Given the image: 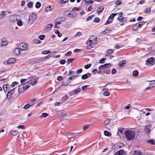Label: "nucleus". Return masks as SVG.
Listing matches in <instances>:
<instances>
[{
	"instance_id": "obj_6",
	"label": "nucleus",
	"mask_w": 155,
	"mask_h": 155,
	"mask_svg": "<svg viewBox=\"0 0 155 155\" xmlns=\"http://www.w3.org/2000/svg\"><path fill=\"white\" fill-rule=\"evenodd\" d=\"M18 47L21 51H26L28 48L27 44L24 43H21L18 45Z\"/></svg>"
},
{
	"instance_id": "obj_4",
	"label": "nucleus",
	"mask_w": 155,
	"mask_h": 155,
	"mask_svg": "<svg viewBox=\"0 0 155 155\" xmlns=\"http://www.w3.org/2000/svg\"><path fill=\"white\" fill-rule=\"evenodd\" d=\"M27 79L29 80L27 82L28 83V84L30 85V84H31L32 85H34L37 83V80L38 79V78L32 76L29 77Z\"/></svg>"
},
{
	"instance_id": "obj_62",
	"label": "nucleus",
	"mask_w": 155,
	"mask_h": 155,
	"mask_svg": "<svg viewBox=\"0 0 155 155\" xmlns=\"http://www.w3.org/2000/svg\"><path fill=\"white\" fill-rule=\"evenodd\" d=\"M88 86V85H85L82 86V89L83 91H85Z\"/></svg>"
},
{
	"instance_id": "obj_48",
	"label": "nucleus",
	"mask_w": 155,
	"mask_h": 155,
	"mask_svg": "<svg viewBox=\"0 0 155 155\" xmlns=\"http://www.w3.org/2000/svg\"><path fill=\"white\" fill-rule=\"evenodd\" d=\"M35 101V99H32L31 100L30 103L31 104V106H32L34 104V103Z\"/></svg>"
},
{
	"instance_id": "obj_8",
	"label": "nucleus",
	"mask_w": 155,
	"mask_h": 155,
	"mask_svg": "<svg viewBox=\"0 0 155 155\" xmlns=\"http://www.w3.org/2000/svg\"><path fill=\"white\" fill-rule=\"evenodd\" d=\"M78 133H69L66 134L67 137L69 139L77 135Z\"/></svg>"
},
{
	"instance_id": "obj_44",
	"label": "nucleus",
	"mask_w": 155,
	"mask_h": 155,
	"mask_svg": "<svg viewBox=\"0 0 155 155\" xmlns=\"http://www.w3.org/2000/svg\"><path fill=\"white\" fill-rule=\"evenodd\" d=\"M137 24L135 25L133 27V29L135 31L138 30V28L137 25Z\"/></svg>"
},
{
	"instance_id": "obj_31",
	"label": "nucleus",
	"mask_w": 155,
	"mask_h": 155,
	"mask_svg": "<svg viewBox=\"0 0 155 155\" xmlns=\"http://www.w3.org/2000/svg\"><path fill=\"white\" fill-rule=\"evenodd\" d=\"M125 63L126 61L125 60H123L122 61L120 62L119 63V64L120 67H123L124 66Z\"/></svg>"
},
{
	"instance_id": "obj_30",
	"label": "nucleus",
	"mask_w": 155,
	"mask_h": 155,
	"mask_svg": "<svg viewBox=\"0 0 155 155\" xmlns=\"http://www.w3.org/2000/svg\"><path fill=\"white\" fill-rule=\"evenodd\" d=\"M146 142L147 143H150L152 145H154L155 144L154 141L153 140H147L146 141Z\"/></svg>"
},
{
	"instance_id": "obj_57",
	"label": "nucleus",
	"mask_w": 155,
	"mask_h": 155,
	"mask_svg": "<svg viewBox=\"0 0 155 155\" xmlns=\"http://www.w3.org/2000/svg\"><path fill=\"white\" fill-rule=\"evenodd\" d=\"M68 10L65 11H64V15L66 17L68 16V13H68Z\"/></svg>"
},
{
	"instance_id": "obj_7",
	"label": "nucleus",
	"mask_w": 155,
	"mask_h": 155,
	"mask_svg": "<svg viewBox=\"0 0 155 155\" xmlns=\"http://www.w3.org/2000/svg\"><path fill=\"white\" fill-rule=\"evenodd\" d=\"M81 91V88L79 87L77 88L76 89L70 91L69 93V94L70 95V96H72L78 94V93L80 92Z\"/></svg>"
},
{
	"instance_id": "obj_41",
	"label": "nucleus",
	"mask_w": 155,
	"mask_h": 155,
	"mask_svg": "<svg viewBox=\"0 0 155 155\" xmlns=\"http://www.w3.org/2000/svg\"><path fill=\"white\" fill-rule=\"evenodd\" d=\"M74 60V58H70L68 59L67 61V64H68L72 62Z\"/></svg>"
},
{
	"instance_id": "obj_5",
	"label": "nucleus",
	"mask_w": 155,
	"mask_h": 155,
	"mask_svg": "<svg viewBox=\"0 0 155 155\" xmlns=\"http://www.w3.org/2000/svg\"><path fill=\"white\" fill-rule=\"evenodd\" d=\"M36 14L35 13H32L28 19L29 23L30 24H32L34 21L36 19Z\"/></svg>"
},
{
	"instance_id": "obj_37",
	"label": "nucleus",
	"mask_w": 155,
	"mask_h": 155,
	"mask_svg": "<svg viewBox=\"0 0 155 155\" xmlns=\"http://www.w3.org/2000/svg\"><path fill=\"white\" fill-rule=\"evenodd\" d=\"M41 6V4L38 2H37L35 4V7L37 8H39Z\"/></svg>"
},
{
	"instance_id": "obj_19",
	"label": "nucleus",
	"mask_w": 155,
	"mask_h": 155,
	"mask_svg": "<svg viewBox=\"0 0 155 155\" xmlns=\"http://www.w3.org/2000/svg\"><path fill=\"white\" fill-rule=\"evenodd\" d=\"M18 132L17 130H11L9 132V134L13 136H16L18 134Z\"/></svg>"
},
{
	"instance_id": "obj_2",
	"label": "nucleus",
	"mask_w": 155,
	"mask_h": 155,
	"mask_svg": "<svg viewBox=\"0 0 155 155\" xmlns=\"http://www.w3.org/2000/svg\"><path fill=\"white\" fill-rule=\"evenodd\" d=\"M124 134L126 138L128 140H130L134 138L135 133L133 131L128 130L125 131Z\"/></svg>"
},
{
	"instance_id": "obj_26",
	"label": "nucleus",
	"mask_w": 155,
	"mask_h": 155,
	"mask_svg": "<svg viewBox=\"0 0 155 155\" xmlns=\"http://www.w3.org/2000/svg\"><path fill=\"white\" fill-rule=\"evenodd\" d=\"M16 61L13 58H11L9 59L8 60V64H13L15 63Z\"/></svg>"
},
{
	"instance_id": "obj_25",
	"label": "nucleus",
	"mask_w": 155,
	"mask_h": 155,
	"mask_svg": "<svg viewBox=\"0 0 155 155\" xmlns=\"http://www.w3.org/2000/svg\"><path fill=\"white\" fill-rule=\"evenodd\" d=\"M117 20H119L121 22H124L126 21V19L124 17L120 16L117 18Z\"/></svg>"
},
{
	"instance_id": "obj_18",
	"label": "nucleus",
	"mask_w": 155,
	"mask_h": 155,
	"mask_svg": "<svg viewBox=\"0 0 155 155\" xmlns=\"http://www.w3.org/2000/svg\"><path fill=\"white\" fill-rule=\"evenodd\" d=\"M3 88L5 92H6L9 89L10 85L8 84H4L3 85Z\"/></svg>"
},
{
	"instance_id": "obj_20",
	"label": "nucleus",
	"mask_w": 155,
	"mask_h": 155,
	"mask_svg": "<svg viewBox=\"0 0 155 155\" xmlns=\"http://www.w3.org/2000/svg\"><path fill=\"white\" fill-rule=\"evenodd\" d=\"M2 42L1 43V46H3L6 45L8 44V42L5 38H2L1 40Z\"/></svg>"
},
{
	"instance_id": "obj_39",
	"label": "nucleus",
	"mask_w": 155,
	"mask_h": 155,
	"mask_svg": "<svg viewBox=\"0 0 155 155\" xmlns=\"http://www.w3.org/2000/svg\"><path fill=\"white\" fill-rule=\"evenodd\" d=\"M69 98L68 96V95H65L62 98V100L64 101H66Z\"/></svg>"
},
{
	"instance_id": "obj_61",
	"label": "nucleus",
	"mask_w": 155,
	"mask_h": 155,
	"mask_svg": "<svg viewBox=\"0 0 155 155\" xmlns=\"http://www.w3.org/2000/svg\"><path fill=\"white\" fill-rule=\"evenodd\" d=\"M82 71V69L81 68V69H79L77 70L76 71V73H77V74H80L81 73Z\"/></svg>"
},
{
	"instance_id": "obj_56",
	"label": "nucleus",
	"mask_w": 155,
	"mask_h": 155,
	"mask_svg": "<svg viewBox=\"0 0 155 155\" xmlns=\"http://www.w3.org/2000/svg\"><path fill=\"white\" fill-rule=\"evenodd\" d=\"M65 62H66L65 60H64V59H62V60H61L60 61L59 63L60 64H64L65 63Z\"/></svg>"
},
{
	"instance_id": "obj_27",
	"label": "nucleus",
	"mask_w": 155,
	"mask_h": 155,
	"mask_svg": "<svg viewBox=\"0 0 155 155\" xmlns=\"http://www.w3.org/2000/svg\"><path fill=\"white\" fill-rule=\"evenodd\" d=\"M117 15V13H115V14L112 13L111 14V15L108 18V20H112L115 16L116 15Z\"/></svg>"
},
{
	"instance_id": "obj_63",
	"label": "nucleus",
	"mask_w": 155,
	"mask_h": 155,
	"mask_svg": "<svg viewBox=\"0 0 155 155\" xmlns=\"http://www.w3.org/2000/svg\"><path fill=\"white\" fill-rule=\"evenodd\" d=\"M113 53V51L112 49H109L107 51V53L109 54H111Z\"/></svg>"
},
{
	"instance_id": "obj_55",
	"label": "nucleus",
	"mask_w": 155,
	"mask_h": 155,
	"mask_svg": "<svg viewBox=\"0 0 155 155\" xmlns=\"http://www.w3.org/2000/svg\"><path fill=\"white\" fill-rule=\"evenodd\" d=\"M55 33L56 34H58V36L59 37H61V35H62V34L61 33H60L59 32V31L58 30H57L55 32Z\"/></svg>"
},
{
	"instance_id": "obj_36",
	"label": "nucleus",
	"mask_w": 155,
	"mask_h": 155,
	"mask_svg": "<svg viewBox=\"0 0 155 155\" xmlns=\"http://www.w3.org/2000/svg\"><path fill=\"white\" fill-rule=\"evenodd\" d=\"M133 155H142V154L139 151H135L133 153Z\"/></svg>"
},
{
	"instance_id": "obj_28",
	"label": "nucleus",
	"mask_w": 155,
	"mask_h": 155,
	"mask_svg": "<svg viewBox=\"0 0 155 155\" xmlns=\"http://www.w3.org/2000/svg\"><path fill=\"white\" fill-rule=\"evenodd\" d=\"M110 28H107L104 31H103L102 33L103 34H105L110 32Z\"/></svg>"
},
{
	"instance_id": "obj_11",
	"label": "nucleus",
	"mask_w": 155,
	"mask_h": 155,
	"mask_svg": "<svg viewBox=\"0 0 155 155\" xmlns=\"http://www.w3.org/2000/svg\"><path fill=\"white\" fill-rule=\"evenodd\" d=\"M17 20V15H13L10 17L9 20L12 22H15Z\"/></svg>"
},
{
	"instance_id": "obj_1",
	"label": "nucleus",
	"mask_w": 155,
	"mask_h": 155,
	"mask_svg": "<svg viewBox=\"0 0 155 155\" xmlns=\"http://www.w3.org/2000/svg\"><path fill=\"white\" fill-rule=\"evenodd\" d=\"M97 42L96 36L95 35L91 36L87 41V49H90L94 48L96 45Z\"/></svg>"
},
{
	"instance_id": "obj_64",
	"label": "nucleus",
	"mask_w": 155,
	"mask_h": 155,
	"mask_svg": "<svg viewBox=\"0 0 155 155\" xmlns=\"http://www.w3.org/2000/svg\"><path fill=\"white\" fill-rule=\"evenodd\" d=\"M150 121L152 122H155V116H152V119Z\"/></svg>"
},
{
	"instance_id": "obj_60",
	"label": "nucleus",
	"mask_w": 155,
	"mask_h": 155,
	"mask_svg": "<svg viewBox=\"0 0 155 155\" xmlns=\"http://www.w3.org/2000/svg\"><path fill=\"white\" fill-rule=\"evenodd\" d=\"M113 20H107L106 22L105 23L104 25H107V24H109V23H111L112 22Z\"/></svg>"
},
{
	"instance_id": "obj_47",
	"label": "nucleus",
	"mask_w": 155,
	"mask_h": 155,
	"mask_svg": "<svg viewBox=\"0 0 155 155\" xmlns=\"http://www.w3.org/2000/svg\"><path fill=\"white\" fill-rule=\"evenodd\" d=\"M150 10V9L149 8H146L144 11V12L145 13H149Z\"/></svg>"
},
{
	"instance_id": "obj_13",
	"label": "nucleus",
	"mask_w": 155,
	"mask_h": 155,
	"mask_svg": "<svg viewBox=\"0 0 155 155\" xmlns=\"http://www.w3.org/2000/svg\"><path fill=\"white\" fill-rule=\"evenodd\" d=\"M14 89L8 91L7 95V97L9 99L11 97L12 94L14 93Z\"/></svg>"
},
{
	"instance_id": "obj_58",
	"label": "nucleus",
	"mask_w": 155,
	"mask_h": 155,
	"mask_svg": "<svg viewBox=\"0 0 155 155\" xmlns=\"http://www.w3.org/2000/svg\"><path fill=\"white\" fill-rule=\"evenodd\" d=\"M50 52H51L50 51H43L42 52V54H47L49 53Z\"/></svg>"
},
{
	"instance_id": "obj_23",
	"label": "nucleus",
	"mask_w": 155,
	"mask_h": 155,
	"mask_svg": "<svg viewBox=\"0 0 155 155\" xmlns=\"http://www.w3.org/2000/svg\"><path fill=\"white\" fill-rule=\"evenodd\" d=\"M53 8H54L53 7L51 6L50 5L46 8L45 11V12L51 11L53 9Z\"/></svg>"
},
{
	"instance_id": "obj_46",
	"label": "nucleus",
	"mask_w": 155,
	"mask_h": 155,
	"mask_svg": "<svg viewBox=\"0 0 155 155\" xmlns=\"http://www.w3.org/2000/svg\"><path fill=\"white\" fill-rule=\"evenodd\" d=\"M31 105L29 104H26L24 107L23 108L24 109H28Z\"/></svg>"
},
{
	"instance_id": "obj_12",
	"label": "nucleus",
	"mask_w": 155,
	"mask_h": 155,
	"mask_svg": "<svg viewBox=\"0 0 155 155\" xmlns=\"http://www.w3.org/2000/svg\"><path fill=\"white\" fill-rule=\"evenodd\" d=\"M21 51L19 47L15 48L13 51V54L15 55H18L21 54Z\"/></svg>"
},
{
	"instance_id": "obj_35",
	"label": "nucleus",
	"mask_w": 155,
	"mask_h": 155,
	"mask_svg": "<svg viewBox=\"0 0 155 155\" xmlns=\"http://www.w3.org/2000/svg\"><path fill=\"white\" fill-rule=\"evenodd\" d=\"M138 74V72L137 71L135 70L133 71V75L134 76L137 77Z\"/></svg>"
},
{
	"instance_id": "obj_52",
	"label": "nucleus",
	"mask_w": 155,
	"mask_h": 155,
	"mask_svg": "<svg viewBox=\"0 0 155 155\" xmlns=\"http://www.w3.org/2000/svg\"><path fill=\"white\" fill-rule=\"evenodd\" d=\"M115 4H116L117 5H118L120 4H122L121 2L119 0H118L116 1L115 2Z\"/></svg>"
},
{
	"instance_id": "obj_24",
	"label": "nucleus",
	"mask_w": 155,
	"mask_h": 155,
	"mask_svg": "<svg viewBox=\"0 0 155 155\" xmlns=\"http://www.w3.org/2000/svg\"><path fill=\"white\" fill-rule=\"evenodd\" d=\"M104 8L102 6H100L97 9L96 12L98 14H99L100 12L103 11L104 10Z\"/></svg>"
},
{
	"instance_id": "obj_34",
	"label": "nucleus",
	"mask_w": 155,
	"mask_h": 155,
	"mask_svg": "<svg viewBox=\"0 0 155 155\" xmlns=\"http://www.w3.org/2000/svg\"><path fill=\"white\" fill-rule=\"evenodd\" d=\"M104 134L105 136H110L111 135L110 133L106 130H105L104 131Z\"/></svg>"
},
{
	"instance_id": "obj_42",
	"label": "nucleus",
	"mask_w": 155,
	"mask_h": 155,
	"mask_svg": "<svg viewBox=\"0 0 155 155\" xmlns=\"http://www.w3.org/2000/svg\"><path fill=\"white\" fill-rule=\"evenodd\" d=\"M110 122V120L108 119H106L104 123V125H107Z\"/></svg>"
},
{
	"instance_id": "obj_50",
	"label": "nucleus",
	"mask_w": 155,
	"mask_h": 155,
	"mask_svg": "<svg viewBox=\"0 0 155 155\" xmlns=\"http://www.w3.org/2000/svg\"><path fill=\"white\" fill-rule=\"evenodd\" d=\"M48 114L46 113H43L42 114L41 116L40 117H45L47 116H48Z\"/></svg>"
},
{
	"instance_id": "obj_38",
	"label": "nucleus",
	"mask_w": 155,
	"mask_h": 155,
	"mask_svg": "<svg viewBox=\"0 0 155 155\" xmlns=\"http://www.w3.org/2000/svg\"><path fill=\"white\" fill-rule=\"evenodd\" d=\"M34 42L37 44H40L41 41L37 39H35L33 40Z\"/></svg>"
},
{
	"instance_id": "obj_40",
	"label": "nucleus",
	"mask_w": 155,
	"mask_h": 155,
	"mask_svg": "<svg viewBox=\"0 0 155 155\" xmlns=\"http://www.w3.org/2000/svg\"><path fill=\"white\" fill-rule=\"evenodd\" d=\"M82 35V33L81 32H78L76 34L74 35V37L75 38L77 37H79V36H81Z\"/></svg>"
},
{
	"instance_id": "obj_10",
	"label": "nucleus",
	"mask_w": 155,
	"mask_h": 155,
	"mask_svg": "<svg viewBox=\"0 0 155 155\" xmlns=\"http://www.w3.org/2000/svg\"><path fill=\"white\" fill-rule=\"evenodd\" d=\"M58 113L61 117L64 118L65 116H67L66 113L64 110L59 111Z\"/></svg>"
},
{
	"instance_id": "obj_14",
	"label": "nucleus",
	"mask_w": 155,
	"mask_h": 155,
	"mask_svg": "<svg viewBox=\"0 0 155 155\" xmlns=\"http://www.w3.org/2000/svg\"><path fill=\"white\" fill-rule=\"evenodd\" d=\"M126 153L123 150H120L115 153L114 155H125Z\"/></svg>"
},
{
	"instance_id": "obj_29",
	"label": "nucleus",
	"mask_w": 155,
	"mask_h": 155,
	"mask_svg": "<svg viewBox=\"0 0 155 155\" xmlns=\"http://www.w3.org/2000/svg\"><path fill=\"white\" fill-rule=\"evenodd\" d=\"M124 146V144L123 143L119 142L117 144V148H121L122 147Z\"/></svg>"
},
{
	"instance_id": "obj_3",
	"label": "nucleus",
	"mask_w": 155,
	"mask_h": 155,
	"mask_svg": "<svg viewBox=\"0 0 155 155\" xmlns=\"http://www.w3.org/2000/svg\"><path fill=\"white\" fill-rule=\"evenodd\" d=\"M30 86V85H28V84L27 85L24 84H20L18 87V90L19 92L21 94V93L24 92Z\"/></svg>"
},
{
	"instance_id": "obj_45",
	"label": "nucleus",
	"mask_w": 155,
	"mask_h": 155,
	"mask_svg": "<svg viewBox=\"0 0 155 155\" xmlns=\"http://www.w3.org/2000/svg\"><path fill=\"white\" fill-rule=\"evenodd\" d=\"M6 12L4 11L1 12V14H0L2 17H3V18L5 17V16Z\"/></svg>"
},
{
	"instance_id": "obj_15",
	"label": "nucleus",
	"mask_w": 155,
	"mask_h": 155,
	"mask_svg": "<svg viewBox=\"0 0 155 155\" xmlns=\"http://www.w3.org/2000/svg\"><path fill=\"white\" fill-rule=\"evenodd\" d=\"M154 61V58L153 57H151L147 59L146 62L147 64H152Z\"/></svg>"
},
{
	"instance_id": "obj_53",
	"label": "nucleus",
	"mask_w": 155,
	"mask_h": 155,
	"mask_svg": "<svg viewBox=\"0 0 155 155\" xmlns=\"http://www.w3.org/2000/svg\"><path fill=\"white\" fill-rule=\"evenodd\" d=\"M45 38V36L44 35H41L39 36V38L41 40H43Z\"/></svg>"
},
{
	"instance_id": "obj_54",
	"label": "nucleus",
	"mask_w": 155,
	"mask_h": 155,
	"mask_svg": "<svg viewBox=\"0 0 155 155\" xmlns=\"http://www.w3.org/2000/svg\"><path fill=\"white\" fill-rule=\"evenodd\" d=\"M87 4H91L94 3V1L93 0H88L86 1Z\"/></svg>"
},
{
	"instance_id": "obj_49",
	"label": "nucleus",
	"mask_w": 155,
	"mask_h": 155,
	"mask_svg": "<svg viewBox=\"0 0 155 155\" xmlns=\"http://www.w3.org/2000/svg\"><path fill=\"white\" fill-rule=\"evenodd\" d=\"M17 24L18 26H21L22 25V22L20 20H18L17 21Z\"/></svg>"
},
{
	"instance_id": "obj_16",
	"label": "nucleus",
	"mask_w": 155,
	"mask_h": 155,
	"mask_svg": "<svg viewBox=\"0 0 155 155\" xmlns=\"http://www.w3.org/2000/svg\"><path fill=\"white\" fill-rule=\"evenodd\" d=\"M91 76V74L89 73H88L86 74H84L81 76V79L83 80H84L87 79L88 77Z\"/></svg>"
},
{
	"instance_id": "obj_59",
	"label": "nucleus",
	"mask_w": 155,
	"mask_h": 155,
	"mask_svg": "<svg viewBox=\"0 0 155 155\" xmlns=\"http://www.w3.org/2000/svg\"><path fill=\"white\" fill-rule=\"evenodd\" d=\"M91 66V64H88L85 65L84 67L85 69H87L88 68H90Z\"/></svg>"
},
{
	"instance_id": "obj_51",
	"label": "nucleus",
	"mask_w": 155,
	"mask_h": 155,
	"mask_svg": "<svg viewBox=\"0 0 155 155\" xmlns=\"http://www.w3.org/2000/svg\"><path fill=\"white\" fill-rule=\"evenodd\" d=\"M69 0H61L60 2L59 3H61V4L63 3H65L67 2Z\"/></svg>"
},
{
	"instance_id": "obj_43",
	"label": "nucleus",
	"mask_w": 155,
	"mask_h": 155,
	"mask_svg": "<svg viewBox=\"0 0 155 155\" xmlns=\"http://www.w3.org/2000/svg\"><path fill=\"white\" fill-rule=\"evenodd\" d=\"M71 81H67L66 82H64V81H63L62 82V84L64 86H67L68 84H70L71 83Z\"/></svg>"
},
{
	"instance_id": "obj_32",
	"label": "nucleus",
	"mask_w": 155,
	"mask_h": 155,
	"mask_svg": "<svg viewBox=\"0 0 155 155\" xmlns=\"http://www.w3.org/2000/svg\"><path fill=\"white\" fill-rule=\"evenodd\" d=\"M146 22L143 21H142L141 22H140L139 23L138 25H137V27L138 28H140L141 27V26L144 25L145 23Z\"/></svg>"
},
{
	"instance_id": "obj_9",
	"label": "nucleus",
	"mask_w": 155,
	"mask_h": 155,
	"mask_svg": "<svg viewBox=\"0 0 155 155\" xmlns=\"http://www.w3.org/2000/svg\"><path fill=\"white\" fill-rule=\"evenodd\" d=\"M111 66L110 64H105L104 65H101L99 68L100 70L104 69L110 67Z\"/></svg>"
},
{
	"instance_id": "obj_33",
	"label": "nucleus",
	"mask_w": 155,
	"mask_h": 155,
	"mask_svg": "<svg viewBox=\"0 0 155 155\" xmlns=\"http://www.w3.org/2000/svg\"><path fill=\"white\" fill-rule=\"evenodd\" d=\"M144 131L147 134H149L150 132V128H148L147 127V126L146 127L144 128Z\"/></svg>"
},
{
	"instance_id": "obj_21",
	"label": "nucleus",
	"mask_w": 155,
	"mask_h": 155,
	"mask_svg": "<svg viewBox=\"0 0 155 155\" xmlns=\"http://www.w3.org/2000/svg\"><path fill=\"white\" fill-rule=\"evenodd\" d=\"M155 86V83L154 82L151 83L150 84L149 86L146 87L144 89V91H146V90H148L150 88H151L152 87H154Z\"/></svg>"
},
{
	"instance_id": "obj_22",
	"label": "nucleus",
	"mask_w": 155,
	"mask_h": 155,
	"mask_svg": "<svg viewBox=\"0 0 155 155\" xmlns=\"http://www.w3.org/2000/svg\"><path fill=\"white\" fill-rule=\"evenodd\" d=\"M53 25L51 24H49L47 25L45 28L44 30L46 31V30H48V31L51 30V28L52 27Z\"/></svg>"
},
{
	"instance_id": "obj_17",
	"label": "nucleus",
	"mask_w": 155,
	"mask_h": 155,
	"mask_svg": "<svg viewBox=\"0 0 155 155\" xmlns=\"http://www.w3.org/2000/svg\"><path fill=\"white\" fill-rule=\"evenodd\" d=\"M48 58V56H47L45 58H41L39 59H38L34 61V62L35 63H40L43 60H44L45 58Z\"/></svg>"
}]
</instances>
